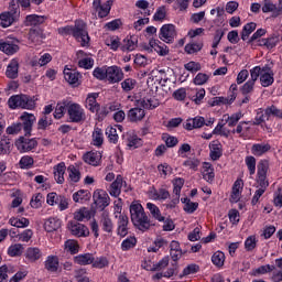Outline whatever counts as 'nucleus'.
Returning <instances> with one entry per match:
<instances>
[{
	"mask_svg": "<svg viewBox=\"0 0 282 282\" xmlns=\"http://www.w3.org/2000/svg\"><path fill=\"white\" fill-rule=\"evenodd\" d=\"M130 218L134 228L141 232L151 230V226H153L149 215L144 212V207L138 202H132L130 205Z\"/></svg>",
	"mask_w": 282,
	"mask_h": 282,
	"instance_id": "f257e3e1",
	"label": "nucleus"
},
{
	"mask_svg": "<svg viewBox=\"0 0 282 282\" xmlns=\"http://www.w3.org/2000/svg\"><path fill=\"white\" fill-rule=\"evenodd\" d=\"M106 80L110 83V85H115V83H120L122 78H124V73L122 68L118 66H109L106 68Z\"/></svg>",
	"mask_w": 282,
	"mask_h": 282,
	"instance_id": "9d476101",
	"label": "nucleus"
},
{
	"mask_svg": "<svg viewBox=\"0 0 282 282\" xmlns=\"http://www.w3.org/2000/svg\"><path fill=\"white\" fill-rule=\"evenodd\" d=\"M268 169H270V163L268 160H262L258 163L257 184L260 188H268V186H270V183L267 180Z\"/></svg>",
	"mask_w": 282,
	"mask_h": 282,
	"instance_id": "423d86ee",
	"label": "nucleus"
},
{
	"mask_svg": "<svg viewBox=\"0 0 282 282\" xmlns=\"http://www.w3.org/2000/svg\"><path fill=\"white\" fill-rule=\"evenodd\" d=\"M73 261L77 265H91V263L94 262V254L91 253L78 254L73 258Z\"/></svg>",
	"mask_w": 282,
	"mask_h": 282,
	"instance_id": "bb28decb",
	"label": "nucleus"
},
{
	"mask_svg": "<svg viewBox=\"0 0 282 282\" xmlns=\"http://www.w3.org/2000/svg\"><path fill=\"white\" fill-rule=\"evenodd\" d=\"M75 221H85V219H91V212L87 207H83L74 213Z\"/></svg>",
	"mask_w": 282,
	"mask_h": 282,
	"instance_id": "f704fd0d",
	"label": "nucleus"
},
{
	"mask_svg": "<svg viewBox=\"0 0 282 282\" xmlns=\"http://www.w3.org/2000/svg\"><path fill=\"white\" fill-rule=\"evenodd\" d=\"M235 102V94L228 97H215L213 105H232Z\"/></svg>",
	"mask_w": 282,
	"mask_h": 282,
	"instance_id": "3c124183",
	"label": "nucleus"
},
{
	"mask_svg": "<svg viewBox=\"0 0 282 282\" xmlns=\"http://www.w3.org/2000/svg\"><path fill=\"white\" fill-rule=\"evenodd\" d=\"M67 113L69 118L68 121L75 122V123L85 122L87 118L85 116V110L78 104H72L70 106H68Z\"/></svg>",
	"mask_w": 282,
	"mask_h": 282,
	"instance_id": "0eeeda50",
	"label": "nucleus"
},
{
	"mask_svg": "<svg viewBox=\"0 0 282 282\" xmlns=\"http://www.w3.org/2000/svg\"><path fill=\"white\" fill-rule=\"evenodd\" d=\"M46 19H47V17H45V15L31 14V15L26 17L25 25L39 28V25H43V23H45Z\"/></svg>",
	"mask_w": 282,
	"mask_h": 282,
	"instance_id": "393cba45",
	"label": "nucleus"
},
{
	"mask_svg": "<svg viewBox=\"0 0 282 282\" xmlns=\"http://www.w3.org/2000/svg\"><path fill=\"white\" fill-rule=\"evenodd\" d=\"M140 104L143 109H155V107L160 106V102L153 98H143Z\"/></svg>",
	"mask_w": 282,
	"mask_h": 282,
	"instance_id": "864d4df0",
	"label": "nucleus"
},
{
	"mask_svg": "<svg viewBox=\"0 0 282 282\" xmlns=\"http://www.w3.org/2000/svg\"><path fill=\"white\" fill-rule=\"evenodd\" d=\"M267 113V118L270 120L271 117L273 118H282V110L276 108V106L272 105L264 109Z\"/></svg>",
	"mask_w": 282,
	"mask_h": 282,
	"instance_id": "de8ad7c7",
	"label": "nucleus"
},
{
	"mask_svg": "<svg viewBox=\"0 0 282 282\" xmlns=\"http://www.w3.org/2000/svg\"><path fill=\"white\" fill-rule=\"evenodd\" d=\"M260 83L263 87H270L274 84V74H261Z\"/></svg>",
	"mask_w": 282,
	"mask_h": 282,
	"instance_id": "603ef678",
	"label": "nucleus"
},
{
	"mask_svg": "<svg viewBox=\"0 0 282 282\" xmlns=\"http://www.w3.org/2000/svg\"><path fill=\"white\" fill-rule=\"evenodd\" d=\"M6 76H7V78H11V79L19 77V61L12 59L9 63V65L7 67Z\"/></svg>",
	"mask_w": 282,
	"mask_h": 282,
	"instance_id": "cd10ccee",
	"label": "nucleus"
},
{
	"mask_svg": "<svg viewBox=\"0 0 282 282\" xmlns=\"http://www.w3.org/2000/svg\"><path fill=\"white\" fill-rule=\"evenodd\" d=\"M209 149H210V159L216 162V160H219V158H221V143H219V141H213L209 144Z\"/></svg>",
	"mask_w": 282,
	"mask_h": 282,
	"instance_id": "c756f323",
	"label": "nucleus"
},
{
	"mask_svg": "<svg viewBox=\"0 0 282 282\" xmlns=\"http://www.w3.org/2000/svg\"><path fill=\"white\" fill-rule=\"evenodd\" d=\"M202 47H204L202 43L186 44L185 52L186 54H197V52H202Z\"/></svg>",
	"mask_w": 282,
	"mask_h": 282,
	"instance_id": "6e6d98bb",
	"label": "nucleus"
},
{
	"mask_svg": "<svg viewBox=\"0 0 282 282\" xmlns=\"http://www.w3.org/2000/svg\"><path fill=\"white\" fill-rule=\"evenodd\" d=\"M97 98H98L97 93L90 94L86 98V109L91 111V113H96V111H98L100 109V104H98V101H96Z\"/></svg>",
	"mask_w": 282,
	"mask_h": 282,
	"instance_id": "a878e982",
	"label": "nucleus"
},
{
	"mask_svg": "<svg viewBox=\"0 0 282 282\" xmlns=\"http://www.w3.org/2000/svg\"><path fill=\"white\" fill-rule=\"evenodd\" d=\"M12 153V143L10 139H1L0 140V154L1 155H10Z\"/></svg>",
	"mask_w": 282,
	"mask_h": 282,
	"instance_id": "a19ab883",
	"label": "nucleus"
},
{
	"mask_svg": "<svg viewBox=\"0 0 282 282\" xmlns=\"http://www.w3.org/2000/svg\"><path fill=\"white\" fill-rule=\"evenodd\" d=\"M25 248L21 243L11 245L8 249L9 257H21Z\"/></svg>",
	"mask_w": 282,
	"mask_h": 282,
	"instance_id": "37998d69",
	"label": "nucleus"
},
{
	"mask_svg": "<svg viewBox=\"0 0 282 282\" xmlns=\"http://www.w3.org/2000/svg\"><path fill=\"white\" fill-rule=\"evenodd\" d=\"M64 78L69 85L78 86L80 85V73L74 72L69 68L64 69Z\"/></svg>",
	"mask_w": 282,
	"mask_h": 282,
	"instance_id": "b1692460",
	"label": "nucleus"
},
{
	"mask_svg": "<svg viewBox=\"0 0 282 282\" xmlns=\"http://www.w3.org/2000/svg\"><path fill=\"white\" fill-rule=\"evenodd\" d=\"M58 34L62 36H67L73 34L74 39L80 43L83 47L85 45H89V33L87 32V24L83 22V20H77L75 22V26H63L57 29Z\"/></svg>",
	"mask_w": 282,
	"mask_h": 282,
	"instance_id": "f03ea898",
	"label": "nucleus"
},
{
	"mask_svg": "<svg viewBox=\"0 0 282 282\" xmlns=\"http://www.w3.org/2000/svg\"><path fill=\"white\" fill-rule=\"evenodd\" d=\"M127 116L130 122H140L144 120V116H147V112L143 108L134 107L128 111Z\"/></svg>",
	"mask_w": 282,
	"mask_h": 282,
	"instance_id": "a211bd4d",
	"label": "nucleus"
},
{
	"mask_svg": "<svg viewBox=\"0 0 282 282\" xmlns=\"http://www.w3.org/2000/svg\"><path fill=\"white\" fill-rule=\"evenodd\" d=\"M150 47H145V50H150V52H156L160 56H167L169 54V46L166 44H158L155 40H150L149 43Z\"/></svg>",
	"mask_w": 282,
	"mask_h": 282,
	"instance_id": "4be33fe9",
	"label": "nucleus"
},
{
	"mask_svg": "<svg viewBox=\"0 0 282 282\" xmlns=\"http://www.w3.org/2000/svg\"><path fill=\"white\" fill-rule=\"evenodd\" d=\"M241 120V112H236L231 116L224 115L223 122L227 123L228 127H236L237 122Z\"/></svg>",
	"mask_w": 282,
	"mask_h": 282,
	"instance_id": "e433bc0d",
	"label": "nucleus"
},
{
	"mask_svg": "<svg viewBox=\"0 0 282 282\" xmlns=\"http://www.w3.org/2000/svg\"><path fill=\"white\" fill-rule=\"evenodd\" d=\"M270 149H271V147L268 143H265V144L256 143L251 148V153L253 155L261 156V155H263V153H268V151H270Z\"/></svg>",
	"mask_w": 282,
	"mask_h": 282,
	"instance_id": "4c0bfd02",
	"label": "nucleus"
},
{
	"mask_svg": "<svg viewBox=\"0 0 282 282\" xmlns=\"http://www.w3.org/2000/svg\"><path fill=\"white\" fill-rule=\"evenodd\" d=\"M65 248L66 250H68V252L70 254H77L79 246H78V241L76 240H67L65 242Z\"/></svg>",
	"mask_w": 282,
	"mask_h": 282,
	"instance_id": "052dcab7",
	"label": "nucleus"
},
{
	"mask_svg": "<svg viewBox=\"0 0 282 282\" xmlns=\"http://www.w3.org/2000/svg\"><path fill=\"white\" fill-rule=\"evenodd\" d=\"M83 160L86 164L90 166H100V162L102 161V153L96 151L86 152L83 155Z\"/></svg>",
	"mask_w": 282,
	"mask_h": 282,
	"instance_id": "f3484780",
	"label": "nucleus"
},
{
	"mask_svg": "<svg viewBox=\"0 0 282 282\" xmlns=\"http://www.w3.org/2000/svg\"><path fill=\"white\" fill-rule=\"evenodd\" d=\"M68 178L73 184H78L80 182V171L74 165L67 167Z\"/></svg>",
	"mask_w": 282,
	"mask_h": 282,
	"instance_id": "ea45409f",
	"label": "nucleus"
},
{
	"mask_svg": "<svg viewBox=\"0 0 282 282\" xmlns=\"http://www.w3.org/2000/svg\"><path fill=\"white\" fill-rule=\"evenodd\" d=\"M105 139L102 138V129L95 128L93 132V144L94 147H102Z\"/></svg>",
	"mask_w": 282,
	"mask_h": 282,
	"instance_id": "c03bdc74",
	"label": "nucleus"
},
{
	"mask_svg": "<svg viewBox=\"0 0 282 282\" xmlns=\"http://www.w3.org/2000/svg\"><path fill=\"white\" fill-rule=\"evenodd\" d=\"M282 41V37L280 34H273L269 39L261 40L260 45H264L268 47V50H272L273 47H276V44Z\"/></svg>",
	"mask_w": 282,
	"mask_h": 282,
	"instance_id": "2f4dec72",
	"label": "nucleus"
},
{
	"mask_svg": "<svg viewBox=\"0 0 282 282\" xmlns=\"http://www.w3.org/2000/svg\"><path fill=\"white\" fill-rule=\"evenodd\" d=\"M10 109H34L35 102L28 95H15L9 99Z\"/></svg>",
	"mask_w": 282,
	"mask_h": 282,
	"instance_id": "20e7f679",
	"label": "nucleus"
},
{
	"mask_svg": "<svg viewBox=\"0 0 282 282\" xmlns=\"http://www.w3.org/2000/svg\"><path fill=\"white\" fill-rule=\"evenodd\" d=\"M45 39L46 35L41 26H33L29 30V41L33 45H42Z\"/></svg>",
	"mask_w": 282,
	"mask_h": 282,
	"instance_id": "ddd939ff",
	"label": "nucleus"
},
{
	"mask_svg": "<svg viewBox=\"0 0 282 282\" xmlns=\"http://www.w3.org/2000/svg\"><path fill=\"white\" fill-rule=\"evenodd\" d=\"M19 164L20 169H32L34 166V159L30 155H24L21 158Z\"/></svg>",
	"mask_w": 282,
	"mask_h": 282,
	"instance_id": "5fc2aeb1",
	"label": "nucleus"
},
{
	"mask_svg": "<svg viewBox=\"0 0 282 282\" xmlns=\"http://www.w3.org/2000/svg\"><path fill=\"white\" fill-rule=\"evenodd\" d=\"M100 226L104 232H108V235H111V232H113V221L111 220V217H109L108 212H104L101 214Z\"/></svg>",
	"mask_w": 282,
	"mask_h": 282,
	"instance_id": "aec40b11",
	"label": "nucleus"
},
{
	"mask_svg": "<svg viewBox=\"0 0 282 282\" xmlns=\"http://www.w3.org/2000/svg\"><path fill=\"white\" fill-rule=\"evenodd\" d=\"M90 193L85 189H79L78 192L73 194V200L76 202V204H79L80 202H86V199H89Z\"/></svg>",
	"mask_w": 282,
	"mask_h": 282,
	"instance_id": "49530a36",
	"label": "nucleus"
},
{
	"mask_svg": "<svg viewBox=\"0 0 282 282\" xmlns=\"http://www.w3.org/2000/svg\"><path fill=\"white\" fill-rule=\"evenodd\" d=\"M19 17H21V10L19 9V4L12 0L10 2L9 11L0 14L1 28H10L14 21H19Z\"/></svg>",
	"mask_w": 282,
	"mask_h": 282,
	"instance_id": "7ed1b4c3",
	"label": "nucleus"
},
{
	"mask_svg": "<svg viewBox=\"0 0 282 282\" xmlns=\"http://www.w3.org/2000/svg\"><path fill=\"white\" fill-rule=\"evenodd\" d=\"M138 85V82L133 78H127L121 83V88L126 94H129V91H133L135 89V86Z\"/></svg>",
	"mask_w": 282,
	"mask_h": 282,
	"instance_id": "09e8293b",
	"label": "nucleus"
},
{
	"mask_svg": "<svg viewBox=\"0 0 282 282\" xmlns=\"http://www.w3.org/2000/svg\"><path fill=\"white\" fill-rule=\"evenodd\" d=\"M265 120H269L268 116L265 113V110L260 109V111L257 113V116L254 118L253 124L259 126V124L265 122Z\"/></svg>",
	"mask_w": 282,
	"mask_h": 282,
	"instance_id": "338daca9",
	"label": "nucleus"
},
{
	"mask_svg": "<svg viewBox=\"0 0 282 282\" xmlns=\"http://www.w3.org/2000/svg\"><path fill=\"white\" fill-rule=\"evenodd\" d=\"M20 119L22 120V129L25 135H32V127L36 121V117L32 113L24 112Z\"/></svg>",
	"mask_w": 282,
	"mask_h": 282,
	"instance_id": "4468645a",
	"label": "nucleus"
},
{
	"mask_svg": "<svg viewBox=\"0 0 282 282\" xmlns=\"http://www.w3.org/2000/svg\"><path fill=\"white\" fill-rule=\"evenodd\" d=\"M173 196L172 200L166 205V208H175L180 204V194L184 187V178L178 177L173 181Z\"/></svg>",
	"mask_w": 282,
	"mask_h": 282,
	"instance_id": "6e6552de",
	"label": "nucleus"
},
{
	"mask_svg": "<svg viewBox=\"0 0 282 282\" xmlns=\"http://www.w3.org/2000/svg\"><path fill=\"white\" fill-rule=\"evenodd\" d=\"M58 228H61V219L58 218H48L44 223V230H46V232H54L58 230Z\"/></svg>",
	"mask_w": 282,
	"mask_h": 282,
	"instance_id": "473e14b6",
	"label": "nucleus"
},
{
	"mask_svg": "<svg viewBox=\"0 0 282 282\" xmlns=\"http://www.w3.org/2000/svg\"><path fill=\"white\" fill-rule=\"evenodd\" d=\"M122 175H117L116 180L111 183L109 193L112 197H119L120 193H122V184H123Z\"/></svg>",
	"mask_w": 282,
	"mask_h": 282,
	"instance_id": "5701e85b",
	"label": "nucleus"
},
{
	"mask_svg": "<svg viewBox=\"0 0 282 282\" xmlns=\"http://www.w3.org/2000/svg\"><path fill=\"white\" fill-rule=\"evenodd\" d=\"M147 208H148V210H150V213H151L152 217H154V219H158V221H164V217L162 216V214L160 213V208L158 206H155V204L148 203Z\"/></svg>",
	"mask_w": 282,
	"mask_h": 282,
	"instance_id": "a18cd8bd",
	"label": "nucleus"
},
{
	"mask_svg": "<svg viewBox=\"0 0 282 282\" xmlns=\"http://www.w3.org/2000/svg\"><path fill=\"white\" fill-rule=\"evenodd\" d=\"M245 248L248 252L254 250L257 248V237L249 236L245 241Z\"/></svg>",
	"mask_w": 282,
	"mask_h": 282,
	"instance_id": "e2e57ef3",
	"label": "nucleus"
},
{
	"mask_svg": "<svg viewBox=\"0 0 282 282\" xmlns=\"http://www.w3.org/2000/svg\"><path fill=\"white\" fill-rule=\"evenodd\" d=\"M256 30H257V23L254 22L247 23L240 33L241 39L243 41H248V39L250 37V34H252Z\"/></svg>",
	"mask_w": 282,
	"mask_h": 282,
	"instance_id": "58836bf2",
	"label": "nucleus"
},
{
	"mask_svg": "<svg viewBox=\"0 0 282 282\" xmlns=\"http://www.w3.org/2000/svg\"><path fill=\"white\" fill-rule=\"evenodd\" d=\"M106 135H108L109 142L112 144L118 143V130L113 127H108L106 129Z\"/></svg>",
	"mask_w": 282,
	"mask_h": 282,
	"instance_id": "4d7b16f0",
	"label": "nucleus"
},
{
	"mask_svg": "<svg viewBox=\"0 0 282 282\" xmlns=\"http://www.w3.org/2000/svg\"><path fill=\"white\" fill-rule=\"evenodd\" d=\"M67 228L74 237H89V228L76 220L68 221Z\"/></svg>",
	"mask_w": 282,
	"mask_h": 282,
	"instance_id": "1a4fd4ad",
	"label": "nucleus"
},
{
	"mask_svg": "<svg viewBox=\"0 0 282 282\" xmlns=\"http://www.w3.org/2000/svg\"><path fill=\"white\" fill-rule=\"evenodd\" d=\"M93 268H97L102 270V268H107L109 265V260L105 257L94 258V262L91 263Z\"/></svg>",
	"mask_w": 282,
	"mask_h": 282,
	"instance_id": "13d9d810",
	"label": "nucleus"
},
{
	"mask_svg": "<svg viewBox=\"0 0 282 282\" xmlns=\"http://www.w3.org/2000/svg\"><path fill=\"white\" fill-rule=\"evenodd\" d=\"M45 270L48 272H58V257L48 256L45 261Z\"/></svg>",
	"mask_w": 282,
	"mask_h": 282,
	"instance_id": "72a5a7b5",
	"label": "nucleus"
},
{
	"mask_svg": "<svg viewBox=\"0 0 282 282\" xmlns=\"http://www.w3.org/2000/svg\"><path fill=\"white\" fill-rule=\"evenodd\" d=\"M117 219V235L119 237H127L129 235V216L119 215Z\"/></svg>",
	"mask_w": 282,
	"mask_h": 282,
	"instance_id": "dca6fc26",
	"label": "nucleus"
},
{
	"mask_svg": "<svg viewBox=\"0 0 282 282\" xmlns=\"http://www.w3.org/2000/svg\"><path fill=\"white\" fill-rule=\"evenodd\" d=\"M53 173L55 177V182L58 184H64L65 182V171H67V166H65V162H61L53 167Z\"/></svg>",
	"mask_w": 282,
	"mask_h": 282,
	"instance_id": "412c9836",
	"label": "nucleus"
},
{
	"mask_svg": "<svg viewBox=\"0 0 282 282\" xmlns=\"http://www.w3.org/2000/svg\"><path fill=\"white\" fill-rule=\"evenodd\" d=\"M184 67L187 72L195 74L202 69V64L197 62H188L187 64L184 65Z\"/></svg>",
	"mask_w": 282,
	"mask_h": 282,
	"instance_id": "69168bd1",
	"label": "nucleus"
},
{
	"mask_svg": "<svg viewBox=\"0 0 282 282\" xmlns=\"http://www.w3.org/2000/svg\"><path fill=\"white\" fill-rule=\"evenodd\" d=\"M135 243H138V240L135 238L130 237L122 241L121 249L122 250H131V248H135Z\"/></svg>",
	"mask_w": 282,
	"mask_h": 282,
	"instance_id": "0e129e2a",
	"label": "nucleus"
},
{
	"mask_svg": "<svg viewBox=\"0 0 282 282\" xmlns=\"http://www.w3.org/2000/svg\"><path fill=\"white\" fill-rule=\"evenodd\" d=\"M250 79L240 88L243 96H248V94H252V91H254V84L259 80V68L250 69Z\"/></svg>",
	"mask_w": 282,
	"mask_h": 282,
	"instance_id": "9b49d317",
	"label": "nucleus"
},
{
	"mask_svg": "<svg viewBox=\"0 0 282 282\" xmlns=\"http://www.w3.org/2000/svg\"><path fill=\"white\" fill-rule=\"evenodd\" d=\"M208 75L204 73H198L194 78V85H206L208 83Z\"/></svg>",
	"mask_w": 282,
	"mask_h": 282,
	"instance_id": "774afa93",
	"label": "nucleus"
},
{
	"mask_svg": "<svg viewBox=\"0 0 282 282\" xmlns=\"http://www.w3.org/2000/svg\"><path fill=\"white\" fill-rule=\"evenodd\" d=\"M9 224L15 228H28V226H30V220L28 218L12 217L9 219Z\"/></svg>",
	"mask_w": 282,
	"mask_h": 282,
	"instance_id": "79ce46f5",
	"label": "nucleus"
},
{
	"mask_svg": "<svg viewBox=\"0 0 282 282\" xmlns=\"http://www.w3.org/2000/svg\"><path fill=\"white\" fill-rule=\"evenodd\" d=\"M262 12L264 13L272 12L273 17H280V14L282 13V0H279L278 7L274 3H272L270 0H264Z\"/></svg>",
	"mask_w": 282,
	"mask_h": 282,
	"instance_id": "6ab92c4d",
	"label": "nucleus"
},
{
	"mask_svg": "<svg viewBox=\"0 0 282 282\" xmlns=\"http://www.w3.org/2000/svg\"><path fill=\"white\" fill-rule=\"evenodd\" d=\"M93 197L96 206H98V208H101V210L109 206V194H107V192L102 189L96 191Z\"/></svg>",
	"mask_w": 282,
	"mask_h": 282,
	"instance_id": "2eb2a0df",
	"label": "nucleus"
},
{
	"mask_svg": "<svg viewBox=\"0 0 282 282\" xmlns=\"http://www.w3.org/2000/svg\"><path fill=\"white\" fill-rule=\"evenodd\" d=\"M245 162L247 167L249 169L250 175H254L257 171V159H254V156H247Z\"/></svg>",
	"mask_w": 282,
	"mask_h": 282,
	"instance_id": "bf43d9fd",
	"label": "nucleus"
},
{
	"mask_svg": "<svg viewBox=\"0 0 282 282\" xmlns=\"http://www.w3.org/2000/svg\"><path fill=\"white\" fill-rule=\"evenodd\" d=\"M175 36L177 33L175 31V25L173 24H164L160 30V39L164 41V43H173L175 41Z\"/></svg>",
	"mask_w": 282,
	"mask_h": 282,
	"instance_id": "f8f14e48",
	"label": "nucleus"
},
{
	"mask_svg": "<svg viewBox=\"0 0 282 282\" xmlns=\"http://www.w3.org/2000/svg\"><path fill=\"white\" fill-rule=\"evenodd\" d=\"M138 47V37L128 36L123 40V44L121 46L122 52H133Z\"/></svg>",
	"mask_w": 282,
	"mask_h": 282,
	"instance_id": "c85d7f7f",
	"label": "nucleus"
},
{
	"mask_svg": "<svg viewBox=\"0 0 282 282\" xmlns=\"http://www.w3.org/2000/svg\"><path fill=\"white\" fill-rule=\"evenodd\" d=\"M43 254L41 253V249L36 247H31L26 249L25 258L28 261H31V263H34L35 261H39Z\"/></svg>",
	"mask_w": 282,
	"mask_h": 282,
	"instance_id": "7c9ffc66",
	"label": "nucleus"
},
{
	"mask_svg": "<svg viewBox=\"0 0 282 282\" xmlns=\"http://www.w3.org/2000/svg\"><path fill=\"white\" fill-rule=\"evenodd\" d=\"M39 147V141L36 138L30 139V135L20 137L15 140V148L20 153H30V151H34Z\"/></svg>",
	"mask_w": 282,
	"mask_h": 282,
	"instance_id": "39448f33",
	"label": "nucleus"
},
{
	"mask_svg": "<svg viewBox=\"0 0 282 282\" xmlns=\"http://www.w3.org/2000/svg\"><path fill=\"white\" fill-rule=\"evenodd\" d=\"M19 50V45L12 44L10 42H0V51L4 52V54L12 55L17 54Z\"/></svg>",
	"mask_w": 282,
	"mask_h": 282,
	"instance_id": "c9c22d12",
	"label": "nucleus"
},
{
	"mask_svg": "<svg viewBox=\"0 0 282 282\" xmlns=\"http://www.w3.org/2000/svg\"><path fill=\"white\" fill-rule=\"evenodd\" d=\"M212 261L217 268H223L226 261V254H224L221 251H217L213 254Z\"/></svg>",
	"mask_w": 282,
	"mask_h": 282,
	"instance_id": "8fccbe9b",
	"label": "nucleus"
},
{
	"mask_svg": "<svg viewBox=\"0 0 282 282\" xmlns=\"http://www.w3.org/2000/svg\"><path fill=\"white\" fill-rule=\"evenodd\" d=\"M52 61V55L50 53L43 54L39 61L33 62V66L40 65V67H43L47 65Z\"/></svg>",
	"mask_w": 282,
	"mask_h": 282,
	"instance_id": "680f3d73",
	"label": "nucleus"
}]
</instances>
